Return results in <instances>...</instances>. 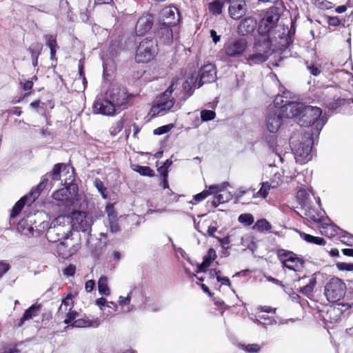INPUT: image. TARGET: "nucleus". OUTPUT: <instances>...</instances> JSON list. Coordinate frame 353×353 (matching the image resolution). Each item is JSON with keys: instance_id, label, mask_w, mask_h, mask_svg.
I'll return each instance as SVG.
<instances>
[{"instance_id": "1a4fd4ad", "label": "nucleus", "mask_w": 353, "mask_h": 353, "mask_svg": "<svg viewBox=\"0 0 353 353\" xmlns=\"http://www.w3.org/2000/svg\"><path fill=\"white\" fill-rule=\"evenodd\" d=\"M345 283L338 277H332L325 285L324 294L330 302L340 301L345 295Z\"/></svg>"}, {"instance_id": "4be33fe9", "label": "nucleus", "mask_w": 353, "mask_h": 353, "mask_svg": "<svg viewBox=\"0 0 353 353\" xmlns=\"http://www.w3.org/2000/svg\"><path fill=\"white\" fill-rule=\"evenodd\" d=\"M283 118L286 117L281 112L270 110L266 121L268 130L271 133L276 132L281 125Z\"/></svg>"}, {"instance_id": "72a5a7b5", "label": "nucleus", "mask_w": 353, "mask_h": 353, "mask_svg": "<svg viewBox=\"0 0 353 353\" xmlns=\"http://www.w3.org/2000/svg\"><path fill=\"white\" fill-rule=\"evenodd\" d=\"M52 197L57 201H64L71 199L72 196L69 188L65 187L58 190L52 194Z\"/></svg>"}, {"instance_id": "c9c22d12", "label": "nucleus", "mask_w": 353, "mask_h": 353, "mask_svg": "<svg viewBox=\"0 0 353 353\" xmlns=\"http://www.w3.org/2000/svg\"><path fill=\"white\" fill-rule=\"evenodd\" d=\"M276 254L282 266L285 263V262L292 261V257L294 256V253L293 252L284 249H279Z\"/></svg>"}, {"instance_id": "423d86ee", "label": "nucleus", "mask_w": 353, "mask_h": 353, "mask_svg": "<svg viewBox=\"0 0 353 353\" xmlns=\"http://www.w3.org/2000/svg\"><path fill=\"white\" fill-rule=\"evenodd\" d=\"M279 18L280 14L276 8L273 7L267 10L259 23L258 38L271 41L272 33L276 27Z\"/></svg>"}, {"instance_id": "864d4df0", "label": "nucleus", "mask_w": 353, "mask_h": 353, "mask_svg": "<svg viewBox=\"0 0 353 353\" xmlns=\"http://www.w3.org/2000/svg\"><path fill=\"white\" fill-rule=\"evenodd\" d=\"M66 168V165L63 163H57L54 165L52 172L50 173V176H52L53 180L57 181L60 178V174L62 168Z\"/></svg>"}, {"instance_id": "7ed1b4c3", "label": "nucleus", "mask_w": 353, "mask_h": 353, "mask_svg": "<svg viewBox=\"0 0 353 353\" xmlns=\"http://www.w3.org/2000/svg\"><path fill=\"white\" fill-rule=\"evenodd\" d=\"M310 132L299 134L294 133L290 138V144L296 163L304 164L312 159L311 151L314 138Z\"/></svg>"}, {"instance_id": "f8f14e48", "label": "nucleus", "mask_w": 353, "mask_h": 353, "mask_svg": "<svg viewBox=\"0 0 353 353\" xmlns=\"http://www.w3.org/2000/svg\"><path fill=\"white\" fill-rule=\"evenodd\" d=\"M248 44L245 38H230L225 43L223 51L227 57L237 58L245 52Z\"/></svg>"}, {"instance_id": "6ab92c4d", "label": "nucleus", "mask_w": 353, "mask_h": 353, "mask_svg": "<svg viewBox=\"0 0 353 353\" xmlns=\"http://www.w3.org/2000/svg\"><path fill=\"white\" fill-rule=\"evenodd\" d=\"M154 25V17L150 13L143 14L137 20L135 26V33L142 36L148 32Z\"/></svg>"}, {"instance_id": "c756f323", "label": "nucleus", "mask_w": 353, "mask_h": 353, "mask_svg": "<svg viewBox=\"0 0 353 353\" xmlns=\"http://www.w3.org/2000/svg\"><path fill=\"white\" fill-rule=\"evenodd\" d=\"M118 305L121 307V311L124 313H128L135 310L134 305L132 303V300L129 292L126 296H120L118 299Z\"/></svg>"}, {"instance_id": "5fc2aeb1", "label": "nucleus", "mask_w": 353, "mask_h": 353, "mask_svg": "<svg viewBox=\"0 0 353 353\" xmlns=\"http://www.w3.org/2000/svg\"><path fill=\"white\" fill-rule=\"evenodd\" d=\"M229 184L228 183H223L221 185H212L209 187V189L207 191H209V195L214 194L215 196L217 195L221 191H223V188L228 186Z\"/></svg>"}, {"instance_id": "bf43d9fd", "label": "nucleus", "mask_w": 353, "mask_h": 353, "mask_svg": "<svg viewBox=\"0 0 353 353\" xmlns=\"http://www.w3.org/2000/svg\"><path fill=\"white\" fill-rule=\"evenodd\" d=\"M172 125H165L156 128L154 130V134L157 135H161L168 132L172 129Z\"/></svg>"}, {"instance_id": "ddd939ff", "label": "nucleus", "mask_w": 353, "mask_h": 353, "mask_svg": "<svg viewBox=\"0 0 353 353\" xmlns=\"http://www.w3.org/2000/svg\"><path fill=\"white\" fill-rule=\"evenodd\" d=\"M70 220L71 230L90 234L92 225V219L84 212H72Z\"/></svg>"}, {"instance_id": "680f3d73", "label": "nucleus", "mask_w": 353, "mask_h": 353, "mask_svg": "<svg viewBox=\"0 0 353 353\" xmlns=\"http://www.w3.org/2000/svg\"><path fill=\"white\" fill-rule=\"evenodd\" d=\"M76 267L74 265H69L63 270V274L68 276H72L75 274Z\"/></svg>"}, {"instance_id": "a19ab883", "label": "nucleus", "mask_w": 353, "mask_h": 353, "mask_svg": "<svg viewBox=\"0 0 353 353\" xmlns=\"http://www.w3.org/2000/svg\"><path fill=\"white\" fill-rule=\"evenodd\" d=\"M276 323V321L272 316H270L267 314L259 315V319H257V324L263 325V326L274 325Z\"/></svg>"}, {"instance_id": "aec40b11", "label": "nucleus", "mask_w": 353, "mask_h": 353, "mask_svg": "<svg viewBox=\"0 0 353 353\" xmlns=\"http://www.w3.org/2000/svg\"><path fill=\"white\" fill-rule=\"evenodd\" d=\"M348 296H350V299L352 301L351 303H339L337 306L328 310L327 315H329L330 319H332V316H334L333 321H337L340 319L342 312L351 308L353 305V282H352L349 287L347 297Z\"/></svg>"}, {"instance_id": "e2e57ef3", "label": "nucleus", "mask_w": 353, "mask_h": 353, "mask_svg": "<svg viewBox=\"0 0 353 353\" xmlns=\"http://www.w3.org/2000/svg\"><path fill=\"white\" fill-rule=\"evenodd\" d=\"M209 195V191H203L194 196V200L196 203L200 202L204 200Z\"/></svg>"}, {"instance_id": "58836bf2", "label": "nucleus", "mask_w": 353, "mask_h": 353, "mask_svg": "<svg viewBox=\"0 0 353 353\" xmlns=\"http://www.w3.org/2000/svg\"><path fill=\"white\" fill-rule=\"evenodd\" d=\"M272 228L270 223L264 219L258 220L253 226V229L259 232L269 231Z\"/></svg>"}, {"instance_id": "0e129e2a", "label": "nucleus", "mask_w": 353, "mask_h": 353, "mask_svg": "<svg viewBox=\"0 0 353 353\" xmlns=\"http://www.w3.org/2000/svg\"><path fill=\"white\" fill-rule=\"evenodd\" d=\"M306 194L307 192L305 190L301 189L297 192V198L301 201L300 203L302 204H305L306 201Z\"/></svg>"}, {"instance_id": "a18cd8bd", "label": "nucleus", "mask_w": 353, "mask_h": 353, "mask_svg": "<svg viewBox=\"0 0 353 353\" xmlns=\"http://www.w3.org/2000/svg\"><path fill=\"white\" fill-rule=\"evenodd\" d=\"M241 228H234L230 231V233L228 236L222 239H218L219 241L222 245H228L232 241V238L236 236V234H239Z\"/></svg>"}, {"instance_id": "0eeeda50", "label": "nucleus", "mask_w": 353, "mask_h": 353, "mask_svg": "<svg viewBox=\"0 0 353 353\" xmlns=\"http://www.w3.org/2000/svg\"><path fill=\"white\" fill-rule=\"evenodd\" d=\"M272 41L268 39L256 38L252 52L247 57V61L254 64H260L266 61L272 54Z\"/></svg>"}, {"instance_id": "69168bd1", "label": "nucleus", "mask_w": 353, "mask_h": 353, "mask_svg": "<svg viewBox=\"0 0 353 353\" xmlns=\"http://www.w3.org/2000/svg\"><path fill=\"white\" fill-rule=\"evenodd\" d=\"M20 84L24 90H30L33 87V82L30 80H26L23 82L21 81Z\"/></svg>"}, {"instance_id": "2f4dec72", "label": "nucleus", "mask_w": 353, "mask_h": 353, "mask_svg": "<svg viewBox=\"0 0 353 353\" xmlns=\"http://www.w3.org/2000/svg\"><path fill=\"white\" fill-rule=\"evenodd\" d=\"M57 252L60 257L68 259L74 253V251L72 248H68L66 243L60 242L57 246Z\"/></svg>"}, {"instance_id": "dca6fc26", "label": "nucleus", "mask_w": 353, "mask_h": 353, "mask_svg": "<svg viewBox=\"0 0 353 353\" xmlns=\"http://www.w3.org/2000/svg\"><path fill=\"white\" fill-rule=\"evenodd\" d=\"M105 95L117 108L125 105L128 98L125 88H121L114 85L109 88L105 93Z\"/></svg>"}, {"instance_id": "79ce46f5", "label": "nucleus", "mask_w": 353, "mask_h": 353, "mask_svg": "<svg viewBox=\"0 0 353 353\" xmlns=\"http://www.w3.org/2000/svg\"><path fill=\"white\" fill-rule=\"evenodd\" d=\"M94 185L97 189L98 192L101 194L103 199L108 198L107 188L104 185L103 182L99 179H95L94 181Z\"/></svg>"}, {"instance_id": "6e6552de", "label": "nucleus", "mask_w": 353, "mask_h": 353, "mask_svg": "<svg viewBox=\"0 0 353 353\" xmlns=\"http://www.w3.org/2000/svg\"><path fill=\"white\" fill-rule=\"evenodd\" d=\"M157 41L153 39H144L137 48L135 61L137 63H148L152 60L158 53Z\"/></svg>"}, {"instance_id": "5701e85b", "label": "nucleus", "mask_w": 353, "mask_h": 353, "mask_svg": "<svg viewBox=\"0 0 353 353\" xmlns=\"http://www.w3.org/2000/svg\"><path fill=\"white\" fill-rule=\"evenodd\" d=\"M256 25L257 21L254 17H245L239 23L237 32L241 36L251 35L254 32Z\"/></svg>"}, {"instance_id": "cd10ccee", "label": "nucleus", "mask_w": 353, "mask_h": 353, "mask_svg": "<svg viewBox=\"0 0 353 353\" xmlns=\"http://www.w3.org/2000/svg\"><path fill=\"white\" fill-rule=\"evenodd\" d=\"M305 279H308V282L306 283V284L303 287L299 289V292L307 296V297H310L312 294L314 288L316 284V279L314 276H303L301 278L299 277L298 281H301Z\"/></svg>"}, {"instance_id": "338daca9", "label": "nucleus", "mask_w": 353, "mask_h": 353, "mask_svg": "<svg viewBox=\"0 0 353 353\" xmlns=\"http://www.w3.org/2000/svg\"><path fill=\"white\" fill-rule=\"evenodd\" d=\"M48 179L47 178H43L41 182L37 185V187L32 190H37L40 194L41 191H42L46 186L48 183Z\"/></svg>"}, {"instance_id": "4c0bfd02", "label": "nucleus", "mask_w": 353, "mask_h": 353, "mask_svg": "<svg viewBox=\"0 0 353 353\" xmlns=\"http://www.w3.org/2000/svg\"><path fill=\"white\" fill-rule=\"evenodd\" d=\"M300 235L303 239L310 243H314L316 245H325V239L322 237L314 236L304 232L301 233Z\"/></svg>"}, {"instance_id": "a211bd4d", "label": "nucleus", "mask_w": 353, "mask_h": 353, "mask_svg": "<svg viewBox=\"0 0 353 353\" xmlns=\"http://www.w3.org/2000/svg\"><path fill=\"white\" fill-rule=\"evenodd\" d=\"M230 3L228 13L230 17L234 19H240L248 10V6L245 0H228Z\"/></svg>"}, {"instance_id": "8fccbe9b", "label": "nucleus", "mask_w": 353, "mask_h": 353, "mask_svg": "<svg viewBox=\"0 0 353 353\" xmlns=\"http://www.w3.org/2000/svg\"><path fill=\"white\" fill-rule=\"evenodd\" d=\"M74 295L71 293L68 294L65 298H64L61 304V312L62 311V308L63 307H68V309H72L74 307V301H73Z\"/></svg>"}, {"instance_id": "c85d7f7f", "label": "nucleus", "mask_w": 353, "mask_h": 353, "mask_svg": "<svg viewBox=\"0 0 353 353\" xmlns=\"http://www.w3.org/2000/svg\"><path fill=\"white\" fill-rule=\"evenodd\" d=\"M17 229L21 234L26 235L27 236H33L40 234H38V230L39 228L34 230L33 227L29 225L28 221L26 219H22L19 222Z\"/></svg>"}, {"instance_id": "c03bdc74", "label": "nucleus", "mask_w": 353, "mask_h": 353, "mask_svg": "<svg viewBox=\"0 0 353 353\" xmlns=\"http://www.w3.org/2000/svg\"><path fill=\"white\" fill-rule=\"evenodd\" d=\"M238 221L245 226H250L254 223V216L250 213L241 214L239 216Z\"/></svg>"}, {"instance_id": "774afa93", "label": "nucleus", "mask_w": 353, "mask_h": 353, "mask_svg": "<svg viewBox=\"0 0 353 353\" xmlns=\"http://www.w3.org/2000/svg\"><path fill=\"white\" fill-rule=\"evenodd\" d=\"M95 287V282L94 280H88L86 281L85 285V289L86 292H90L93 290Z\"/></svg>"}, {"instance_id": "ea45409f", "label": "nucleus", "mask_w": 353, "mask_h": 353, "mask_svg": "<svg viewBox=\"0 0 353 353\" xmlns=\"http://www.w3.org/2000/svg\"><path fill=\"white\" fill-rule=\"evenodd\" d=\"M238 347L247 353H258L261 350V346L256 343L248 345L239 343Z\"/></svg>"}, {"instance_id": "3c124183", "label": "nucleus", "mask_w": 353, "mask_h": 353, "mask_svg": "<svg viewBox=\"0 0 353 353\" xmlns=\"http://www.w3.org/2000/svg\"><path fill=\"white\" fill-rule=\"evenodd\" d=\"M110 230L112 233H117L120 230L119 225L115 220L116 216L108 214Z\"/></svg>"}, {"instance_id": "603ef678", "label": "nucleus", "mask_w": 353, "mask_h": 353, "mask_svg": "<svg viewBox=\"0 0 353 353\" xmlns=\"http://www.w3.org/2000/svg\"><path fill=\"white\" fill-rule=\"evenodd\" d=\"M43 39L46 42V45L49 48H58L56 35L53 34H45Z\"/></svg>"}, {"instance_id": "4d7b16f0", "label": "nucleus", "mask_w": 353, "mask_h": 353, "mask_svg": "<svg viewBox=\"0 0 353 353\" xmlns=\"http://www.w3.org/2000/svg\"><path fill=\"white\" fill-rule=\"evenodd\" d=\"M270 189V188L269 185V182H264L261 184V187L260 190L258 191V194L260 195L261 197L265 199L268 196Z\"/></svg>"}, {"instance_id": "f704fd0d", "label": "nucleus", "mask_w": 353, "mask_h": 353, "mask_svg": "<svg viewBox=\"0 0 353 353\" xmlns=\"http://www.w3.org/2000/svg\"><path fill=\"white\" fill-rule=\"evenodd\" d=\"M132 169L136 172L139 173L142 176H153L154 175V172L148 166L139 165L137 164H134L131 165Z\"/></svg>"}, {"instance_id": "f257e3e1", "label": "nucleus", "mask_w": 353, "mask_h": 353, "mask_svg": "<svg viewBox=\"0 0 353 353\" xmlns=\"http://www.w3.org/2000/svg\"><path fill=\"white\" fill-rule=\"evenodd\" d=\"M301 108L295 111L293 119L301 127H311L310 134L312 136L319 137L322 128L325 124L327 119L322 116V110L321 108L312 106L305 105L301 103Z\"/></svg>"}, {"instance_id": "7c9ffc66", "label": "nucleus", "mask_w": 353, "mask_h": 353, "mask_svg": "<svg viewBox=\"0 0 353 353\" xmlns=\"http://www.w3.org/2000/svg\"><path fill=\"white\" fill-rule=\"evenodd\" d=\"M226 187L223 188V191H221V192H219L217 195H216L212 201V205L214 207H217L221 203H225L228 201H230L232 196L231 193L225 190Z\"/></svg>"}, {"instance_id": "bb28decb", "label": "nucleus", "mask_w": 353, "mask_h": 353, "mask_svg": "<svg viewBox=\"0 0 353 353\" xmlns=\"http://www.w3.org/2000/svg\"><path fill=\"white\" fill-rule=\"evenodd\" d=\"M304 265V260L300 258L294 253V256L292 257V261L285 262L283 265V268H288V270H293L295 272L302 271Z\"/></svg>"}, {"instance_id": "de8ad7c7", "label": "nucleus", "mask_w": 353, "mask_h": 353, "mask_svg": "<svg viewBox=\"0 0 353 353\" xmlns=\"http://www.w3.org/2000/svg\"><path fill=\"white\" fill-rule=\"evenodd\" d=\"M43 46L39 43H34L31 44L28 48V51L31 54V57H39L42 50Z\"/></svg>"}, {"instance_id": "f3484780", "label": "nucleus", "mask_w": 353, "mask_h": 353, "mask_svg": "<svg viewBox=\"0 0 353 353\" xmlns=\"http://www.w3.org/2000/svg\"><path fill=\"white\" fill-rule=\"evenodd\" d=\"M322 234L328 237L339 236L341 241L349 245L353 243V236L350 234L343 231L339 227L333 224H326L322 227L321 230Z\"/></svg>"}, {"instance_id": "13d9d810", "label": "nucleus", "mask_w": 353, "mask_h": 353, "mask_svg": "<svg viewBox=\"0 0 353 353\" xmlns=\"http://www.w3.org/2000/svg\"><path fill=\"white\" fill-rule=\"evenodd\" d=\"M336 266L341 271H353V263H352L339 262Z\"/></svg>"}, {"instance_id": "09e8293b", "label": "nucleus", "mask_w": 353, "mask_h": 353, "mask_svg": "<svg viewBox=\"0 0 353 353\" xmlns=\"http://www.w3.org/2000/svg\"><path fill=\"white\" fill-rule=\"evenodd\" d=\"M216 112L210 110H203L201 111V119L203 122H207L214 119Z\"/></svg>"}, {"instance_id": "473e14b6", "label": "nucleus", "mask_w": 353, "mask_h": 353, "mask_svg": "<svg viewBox=\"0 0 353 353\" xmlns=\"http://www.w3.org/2000/svg\"><path fill=\"white\" fill-rule=\"evenodd\" d=\"M210 12L214 15H219L222 12L223 2L222 0H208Z\"/></svg>"}, {"instance_id": "9b49d317", "label": "nucleus", "mask_w": 353, "mask_h": 353, "mask_svg": "<svg viewBox=\"0 0 353 353\" xmlns=\"http://www.w3.org/2000/svg\"><path fill=\"white\" fill-rule=\"evenodd\" d=\"M174 83H172L169 88L157 99L156 105H153L151 112L153 115L162 114L170 110L174 106L175 100L171 95L174 90Z\"/></svg>"}, {"instance_id": "4468645a", "label": "nucleus", "mask_w": 353, "mask_h": 353, "mask_svg": "<svg viewBox=\"0 0 353 353\" xmlns=\"http://www.w3.org/2000/svg\"><path fill=\"white\" fill-rule=\"evenodd\" d=\"M180 21L179 10L174 6L163 8L159 14L157 26H176Z\"/></svg>"}, {"instance_id": "a878e982", "label": "nucleus", "mask_w": 353, "mask_h": 353, "mask_svg": "<svg viewBox=\"0 0 353 353\" xmlns=\"http://www.w3.org/2000/svg\"><path fill=\"white\" fill-rule=\"evenodd\" d=\"M159 30L157 32V36L162 41L163 43L168 44L172 41V30L170 28L171 26H158Z\"/></svg>"}, {"instance_id": "2eb2a0df", "label": "nucleus", "mask_w": 353, "mask_h": 353, "mask_svg": "<svg viewBox=\"0 0 353 353\" xmlns=\"http://www.w3.org/2000/svg\"><path fill=\"white\" fill-rule=\"evenodd\" d=\"M94 114H101L106 116H112L117 111V108L108 99L105 94L98 95L92 105Z\"/></svg>"}, {"instance_id": "b1692460", "label": "nucleus", "mask_w": 353, "mask_h": 353, "mask_svg": "<svg viewBox=\"0 0 353 353\" xmlns=\"http://www.w3.org/2000/svg\"><path fill=\"white\" fill-rule=\"evenodd\" d=\"M101 323L99 318H91L85 316L83 318L77 319L72 323L75 327H97Z\"/></svg>"}, {"instance_id": "39448f33", "label": "nucleus", "mask_w": 353, "mask_h": 353, "mask_svg": "<svg viewBox=\"0 0 353 353\" xmlns=\"http://www.w3.org/2000/svg\"><path fill=\"white\" fill-rule=\"evenodd\" d=\"M291 92L285 91L282 94H278L274 101V107L271 110L281 112L286 118L294 117L295 111L301 108V103L292 100Z\"/></svg>"}, {"instance_id": "e433bc0d", "label": "nucleus", "mask_w": 353, "mask_h": 353, "mask_svg": "<svg viewBox=\"0 0 353 353\" xmlns=\"http://www.w3.org/2000/svg\"><path fill=\"white\" fill-rule=\"evenodd\" d=\"M98 289L99 294L108 296L110 294V290L108 285V278L102 276L98 281Z\"/></svg>"}, {"instance_id": "6e6d98bb", "label": "nucleus", "mask_w": 353, "mask_h": 353, "mask_svg": "<svg viewBox=\"0 0 353 353\" xmlns=\"http://www.w3.org/2000/svg\"><path fill=\"white\" fill-rule=\"evenodd\" d=\"M78 313L72 309L65 314L63 323L67 325L71 324L72 325L73 322L76 321L75 319Z\"/></svg>"}, {"instance_id": "49530a36", "label": "nucleus", "mask_w": 353, "mask_h": 353, "mask_svg": "<svg viewBox=\"0 0 353 353\" xmlns=\"http://www.w3.org/2000/svg\"><path fill=\"white\" fill-rule=\"evenodd\" d=\"M216 258V253L214 249L210 248L208 251L207 255L203 257V265L210 266L212 261Z\"/></svg>"}, {"instance_id": "f03ea898", "label": "nucleus", "mask_w": 353, "mask_h": 353, "mask_svg": "<svg viewBox=\"0 0 353 353\" xmlns=\"http://www.w3.org/2000/svg\"><path fill=\"white\" fill-rule=\"evenodd\" d=\"M46 230V236L50 242L55 243L61 239H66L71 234L70 217L59 216L53 219L50 223L43 221L39 225L38 234Z\"/></svg>"}, {"instance_id": "20e7f679", "label": "nucleus", "mask_w": 353, "mask_h": 353, "mask_svg": "<svg viewBox=\"0 0 353 353\" xmlns=\"http://www.w3.org/2000/svg\"><path fill=\"white\" fill-rule=\"evenodd\" d=\"M216 68L212 64H208L204 65L199 70V74H193L188 78V79L183 83L184 90L187 93V96L183 99L185 101L193 94L192 88H200L204 83H212L216 79Z\"/></svg>"}, {"instance_id": "412c9836", "label": "nucleus", "mask_w": 353, "mask_h": 353, "mask_svg": "<svg viewBox=\"0 0 353 353\" xmlns=\"http://www.w3.org/2000/svg\"><path fill=\"white\" fill-rule=\"evenodd\" d=\"M39 196V191L31 190L28 195H26L21 198V199H19L12 208L10 217H16L20 213L25 205H30Z\"/></svg>"}, {"instance_id": "052dcab7", "label": "nucleus", "mask_w": 353, "mask_h": 353, "mask_svg": "<svg viewBox=\"0 0 353 353\" xmlns=\"http://www.w3.org/2000/svg\"><path fill=\"white\" fill-rule=\"evenodd\" d=\"M123 122L121 121H117L114 126L111 128L110 132L112 134H117L118 132H121L123 129Z\"/></svg>"}, {"instance_id": "9d476101", "label": "nucleus", "mask_w": 353, "mask_h": 353, "mask_svg": "<svg viewBox=\"0 0 353 353\" xmlns=\"http://www.w3.org/2000/svg\"><path fill=\"white\" fill-rule=\"evenodd\" d=\"M134 310H148L156 312L159 310L156 305L151 303L150 298L148 296L142 287L135 286L129 292Z\"/></svg>"}, {"instance_id": "37998d69", "label": "nucleus", "mask_w": 353, "mask_h": 353, "mask_svg": "<svg viewBox=\"0 0 353 353\" xmlns=\"http://www.w3.org/2000/svg\"><path fill=\"white\" fill-rule=\"evenodd\" d=\"M79 78L75 79L74 84L81 83H82V85L81 87L78 88V91L81 92V91H83L85 90V85L87 83V81H86L85 77L83 73V67L81 65H79Z\"/></svg>"}, {"instance_id": "393cba45", "label": "nucleus", "mask_w": 353, "mask_h": 353, "mask_svg": "<svg viewBox=\"0 0 353 353\" xmlns=\"http://www.w3.org/2000/svg\"><path fill=\"white\" fill-rule=\"evenodd\" d=\"M41 310L40 304H33L29 308H28L23 313L22 317L19 320L17 323L18 327H21L25 321L32 319L35 316H37Z\"/></svg>"}]
</instances>
